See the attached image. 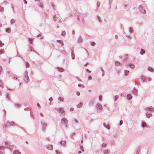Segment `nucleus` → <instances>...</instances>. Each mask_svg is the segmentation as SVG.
Segmentation results:
<instances>
[{"label":"nucleus","mask_w":154,"mask_h":154,"mask_svg":"<svg viewBox=\"0 0 154 154\" xmlns=\"http://www.w3.org/2000/svg\"><path fill=\"white\" fill-rule=\"evenodd\" d=\"M52 100H53V99H52V97H50L49 99V101H50V102L52 101Z\"/></svg>","instance_id":"obj_49"},{"label":"nucleus","mask_w":154,"mask_h":154,"mask_svg":"<svg viewBox=\"0 0 154 154\" xmlns=\"http://www.w3.org/2000/svg\"><path fill=\"white\" fill-rule=\"evenodd\" d=\"M128 66L131 69H134L135 67L134 65L132 63H130L128 64Z\"/></svg>","instance_id":"obj_10"},{"label":"nucleus","mask_w":154,"mask_h":154,"mask_svg":"<svg viewBox=\"0 0 154 154\" xmlns=\"http://www.w3.org/2000/svg\"><path fill=\"white\" fill-rule=\"evenodd\" d=\"M6 32L8 33H9L11 32V29L10 28H8L6 29Z\"/></svg>","instance_id":"obj_27"},{"label":"nucleus","mask_w":154,"mask_h":154,"mask_svg":"<svg viewBox=\"0 0 154 154\" xmlns=\"http://www.w3.org/2000/svg\"><path fill=\"white\" fill-rule=\"evenodd\" d=\"M2 66H0V73L2 72Z\"/></svg>","instance_id":"obj_51"},{"label":"nucleus","mask_w":154,"mask_h":154,"mask_svg":"<svg viewBox=\"0 0 154 154\" xmlns=\"http://www.w3.org/2000/svg\"><path fill=\"white\" fill-rule=\"evenodd\" d=\"M96 108L97 109H100V110H101L102 109V105L99 103H97L96 105Z\"/></svg>","instance_id":"obj_8"},{"label":"nucleus","mask_w":154,"mask_h":154,"mask_svg":"<svg viewBox=\"0 0 154 154\" xmlns=\"http://www.w3.org/2000/svg\"><path fill=\"white\" fill-rule=\"evenodd\" d=\"M95 43L94 42H91V45L92 46H94L95 45Z\"/></svg>","instance_id":"obj_44"},{"label":"nucleus","mask_w":154,"mask_h":154,"mask_svg":"<svg viewBox=\"0 0 154 154\" xmlns=\"http://www.w3.org/2000/svg\"><path fill=\"white\" fill-rule=\"evenodd\" d=\"M61 122L62 124L65 126L66 128H67L68 124V120L65 118H63L61 119Z\"/></svg>","instance_id":"obj_2"},{"label":"nucleus","mask_w":154,"mask_h":154,"mask_svg":"<svg viewBox=\"0 0 154 154\" xmlns=\"http://www.w3.org/2000/svg\"><path fill=\"white\" fill-rule=\"evenodd\" d=\"M142 126L143 128L147 127V125H146L145 122H142Z\"/></svg>","instance_id":"obj_14"},{"label":"nucleus","mask_w":154,"mask_h":154,"mask_svg":"<svg viewBox=\"0 0 154 154\" xmlns=\"http://www.w3.org/2000/svg\"><path fill=\"white\" fill-rule=\"evenodd\" d=\"M101 98H102V96H99V99L100 100V101H101L102 100Z\"/></svg>","instance_id":"obj_57"},{"label":"nucleus","mask_w":154,"mask_h":154,"mask_svg":"<svg viewBox=\"0 0 154 154\" xmlns=\"http://www.w3.org/2000/svg\"><path fill=\"white\" fill-rule=\"evenodd\" d=\"M103 125L105 128H107V129L109 130V129L110 128L109 126L108 125H106V124H103Z\"/></svg>","instance_id":"obj_21"},{"label":"nucleus","mask_w":154,"mask_h":154,"mask_svg":"<svg viewBox=\"0 0 154 154\" xmlns=\"http://www.w3.org/2000/svg\"><path fill=\"white\" fill-rule=\"evenodd\" d=\"M128 29L129 32L131 34L132 33L134 32V31L131 27H129Z\"/></svg>","instance_id":"obj_15"},{"label":"nucleus","mask_w":154,"mask_h":154,"mask_svg":"<svg viewBox=\"0 0 154 154\" xmlns=\"http://www.w3.org/2000/svg\"><path fill=\"white\" fill-rule=\"evenodd\" d=\"M4 11V8L0 5V11L3 12Z\"/></svg>","instance_id":"obj_30"},{"label":"nucleus","mask_w":154,"mask_h":154,"mask_svg":"<svg viewBox=\"0 0 154 154\" xmlns=\"http://www.w3.org/2000/svg\"><path fill=\"white\" fill-rule=\"evenodd\" d=\"M80 149L82 151H84L83 148V146H80Z\"/></svg>","instance_id":"obj_50"},{"label":"nucleus","mask_w":154,"mask_h":154,"mask_svg":"<svg viewBox=\"0 0 154 154\" xmlns=\"http://www.w3.org/2000/svg\"><path fill=\"white\" fill-rule=\"evenodd\" d=\"M47 148L50 150H52L53 149V146L52 145H47L46 146Z\"/></svg>","instance_id":"obj_12"},{"label":"nucleus","mask_w":154,"mask_h":154,"mask_svg":"<svg viewBox=\"0 0 154 154\" xmlns=\"http://www.w3.org/2000/svg\"><path fill=\"white\" fill-rule=\"evenodd\" d=\"M34 38H29L28 40L29 41L30 43H32V41L33 40Z\"/></svg>","instance_id":"obj_38"},{"label":"nucleus","mask_w":154,"mask_h":154,"mask_svg":"<svg viewBox=\"0 0 154 154\" xmlns=\"http://www.w3.org/2000/svg\"><path fill=\"white\" fill-rule=\"evenodd\" d=\"M60 143L61 145L65 146L66 144V141H62L60 142Z\"/></svg>","instance_id":"obj_19"},{"label":"nucleus","mask_w":154,"mask_h":154,"mask_svg":"<svg viewBox=\"0 0 154 154\" xmlns=\"http://www.w3.org/2000/svg\"><path fill=\"white\" fill-rule=\"evenodd\" d=\"M2 82L0 80V86H1V85H2Z\"/></svg>","instance_id":"obj_61"},{"label":"nucleus","mask_w":154,"mask_h":154,"mask_svg":"<svg viewBox=\"0 0 154 154\" xmlns=\"http://www.w3.org/2000/svg\"><path fill=\"white\" fill-rule=\"evenodd\" d=\"M86 70L87 72H91V71H89V70L88 69H86Z\"/></svg>","instance_id":"obj_64"},{"label":"nucleus","mask_w":154,"mask_h":154,"mask_svg":"<svg viewBox=\"0 0 154 154\" xmlns=\"http://www.w3.org/2000/svg\"><path fill=\"white\" fill-rule=\"evenodd\" d=\"M100 5V2H97V5L98 7H99V6Z\"/></svg>","instance_id":"obj_47"},{"label":"nucleus","mask_w":154,"mask_h":154,"mask_svg":"<svg viewBox=\"0 0 154 154\" xmlns=\"http://www.w3.org/2000/svg\"><path fill=\"white\" fill-rule=\"evenodd\" d=\"M64 99L63 98L59 97L58 98V100L60 102H63L64 101Z\"/></svg>","instance_id":"obj_20"},{"label":"nucleus","mask_w":154,"mask_h":154,"mask_svg":"<svg viewBox=\"0 0 154 154\" xmlns=\"http://www.w3.org/2000/svg\"><path fill=\"white\" fill-rule=\"evenodd\" d=\"M4 147L3 146H0V149L2 150L4 149Z\"/></svg>","instance_id":"obj_45"},{"label":"nucleus","mask_w":154,"mask_h":154,"mask_svg":"<svg viewBox=\"0 0 154 154\" xmlns=\"http://www.w3.org/2000/svg\"><path fill=\"white\" fill-rule=\"evenodd\" d=\"M146 111V116L147 118H149L152 116L151 113L154 112V109L152 106L148 107L145 108Z\"/></svg>","instance_id":"obj_1"},{"label":"nucleus","mask_w":154,"mask_h":154,"mask_svg":"<svg viewBox=\"0 0 154 154\" xmlns=\"http://www.w3.org/2000/svg\"><path fill=\"white\" fill-rule=\"evenodd\" d=\"M123 123V121L122 120H121L120 121L119 123V125L120 126Z\"/></svg>","instance_id":"obj_48"},{"label":"nucleus","mask_w":154,"mask_h":154,"mask_svg":"<svg viewBox=\"0 0 154 154\" xmlns=\"http://www.w3.org/2000/svg\"><path fill=\"white\" fill-rule=\"evenodd\" d=\"M78 86L84 88L85 87L84 85L81 84H79Z\"/></svg>","instance_id":"obj_37"},{"label":"nucleus","mask_w":154,"mask_h":154,"mask_svg":"<svg viewBox=\"0 0 154 154\" xmlns=\"http://www.w3.org/2000/svg\"><path fill=\"white\" fill-rule=\"evenodd\" d=\"M76 94L78 96H79L80 95V92L78 91L76 92Z\"/></svg>","instance_id":"obj_46"},{"label":"nucleus","mask_w":154,"mask_h":154,"mask_svg":"<svg viewBox=\"0 0 154 154\" xmlns=\"http://www.w3.org/2000/svg\"><path fill=\"white\" fill-rule=\"evenodd\" d=\"M6 98L7 100H9V98L8 96V95H6Z\"/></svg>","instance_id":"obj_60"},{"label":"nucleus","mask_w":154,"mask_h":154,"mask_svg":"<svg viewBox=\"0 0 154 154\" xmlns=\"http://www.w3.org/2000/svg\"><path fill=\"white\" fill-rule=\"evenodd\" d=\"M57 42L61 44L62 45H64L63 42L62 40H57Z\"/></svg>","instance_id":"obj_28"},{"label":"nucleus","mask_w":154,"mask_h":154,"mask_svg":"<svg viewBox=\"0 0 154 154\" xmlns=\"http://www.w3.org/2000/svg\"><path fill=\"white\" fill-rule=\"evenodd\" d=\"M71 57L72 59V60H74L75 59V55L73 53V51H72L71 52Z\"/></svg>","instance_id":"obj_18"},{"label":"nucleus","mask_w":154,"mask_h":154,"mask_svg":"<svg viewBox=\"0 0 154 154\" xmlns=\"http://www.w3.org/2000/svg\"><path fill=\"white\" fill-rule=\"evenodd\" d=\"M37 105L38 107V108H40L41 107H40V105H39V103H37Z\"/></svg>","instance_id":"obj_56"},{"label":"nucleus","mask_w":154,"mask_h":154,"mask_svg":"<svg viewBox=\"0 0 154 154\" xmlns=\"http://www.w3.org/2000/svg\"><path fill=\"white\" fill-rule=\"evenodd\" d=\"M38 6L41 7V8H43V5H42V4L41 3H39L38 4Z\"/></svg>","instance_id":"obj_41"},{"label":"nucleus","mask_w":154,"mask_h":154,"mask_svg":"<svg viewBox=\"0 0 154 154\" xmlns=\"http://www.w3.org/2000/svg\"><path fill=\"white\" fill-rule=\"evenodd\" d=\"M57 69L60 72H63L64 71V69L61 68L57 67Z\"/></svg>","instance_id":"obj_16"},{"label":"nucleus","mask_w":154,"mask_h":154,"mask_svg":"<svg viewBox=\"0 0 154 154\" xmlns=\"http://www.w3.org/2000/svg\"><path fill=\"white\" fill-rule=\"evenodd\" d=\"M4 45V44L2 43L1 41H0V46L2 47Z\"/></svg>","instance_id":"obj_42"},{"label":"nucleus","mask_w":154,"mask_h":154,"mask_svg":"<svg viewBox=\"0 0 154 154\" xmlns=\"http://www.w3.org/2000/svg\"><path fill=\"white\" fill-rule=\"evenodd\" d=\"M56 152L57 154H60V152L58 151H56Z\"/></svg>","instance_id":"obj_55"},{"label":"nucleus","mask_w":154,"mask_h":154,"mask_svg":"<svg viewBox=\"0 0 154 154\" xmlns=\"http://www.w3.org/2000/svg\"><path fill=\"white\" fill-rule=\"evenodd\" d=\"M53 18L54 20L55 21H57L58 20L57 18L56 15H54V16Z\"/></svg>","instance_id":"obj_25"},{"label":"nucleus","mask_w":154,"mask_h":154,"mask_svg":"<svg viewBox=\"0 0 154 154\" xmlns=\"http://www.w3.org/2000/svg\"><path fill=\"white\" fill-rule=\"evenodd\" d=\"M74 110V108H71L70 109V111H72Z\"/></svg>","instance_id":"obj_58"},{"label":"nucleus","mask_w":154,"mask_h":154,"mask_svg":"<svg viewBox=\"0 0 154 154\" xmlns=\"http://www.w3.org/2000/svg\"><path fill=\"white\" fill-rule=\"evenodd\" d=\"M41 123L42 125V129L43 130H44L47 125L46 122L44 121H42Z\"/></svg>","instance_id":"obj_6"},{"label":"nucleus","mask_w":154,"mask_h":154,"mask_svg":"<svg viewBox=\"0 0 154 154\" xmlns=\"http://www.w3.org/2000/svg\"><path fill=\"white\" fill-rule=\"evenodd\" d=\"M6 148L9 149L10 150H12L13 149L14 146L13 145L10 146L8 147H6Z\"/></svg>","instance_id":"obj_22"},{"label":"nucleus","mask_w":154,"mask_h":154,"mask_svg":"<svg viewBox=\"0 0 154 154\" xmlns=\"http://www.w3.org/2000/svg\"><path fill=\"white\" fill-rule=\"evenodd\" d=\"M15 107L18 108L20 107V104H15Z\"/></svg>","instance_id":"obj_32"},{"label":"nucleus","mask_w":154,"mask_h":154,"mask_svg":"<svg viewBox=\"0 0 154 154\" xmlns=\"http://www.w3.org/2000/svg\"><path fill=\"white\" fill-rule=\"evenodd\" d=\"M148 69L149 71L151 72H153V69L151 67H148Z\"/></svg>","instance_id":"obj_29"},{"label":"nucleus","mask_w":154,"mask_h":154,"mask_svg":"<svg viewBox=\"0 0 154 154\" xmlns=\"http://www.w3.org/2000/svg\"><path fill=\"white\" fill-rule=\"evenodd\" d=\"M78 42H79L81 43L82 42V38L81 37H79L78 39Z\"/></svg>","instance_id":"obj_23"},{"label":"nucleus","mask_w":154,"mask_h":154,"mask_svg":"<svg viewBox=\"0 0 154 154\" xmlns=\"http://www.w3.org/2000/svg\"><path fill=\"white\" fill-rule=\"evenodd\" d=\"M23 1L24 2V3L26 4H27V1H26V0H23Z\"/></svg>","instance_id":"obj_63"},{"label":"nucleus","mask_w":154,"mask_h":154,"mask_svg":"<svg viewBox=\"0 0 154 154\" xmlns=\"http://www.w3.org/2000/svg\"><path fill=\"white\" fill-rule=\"evenodd\" d=\"M5 144L6 145L8 146V141H6L5 142Z\"/></svg>","instance_id":"obj_54"},{"label":"nucleus","mask_w":154,"mask_h":154,"mask_svg":"<svg viewBox=\"0 0 154 154\" xmlns=\"http://www.w3.org/2000/svg\"><path fill=\"white\" fill-rule=\"evenodd\" d=\"M73 121H74L75 122V123H77V120L76 119H73Z\"/></svg>","instance_id":"obj_59"},{"label":"nucleus","mask_w":154,"mask_h":154,"mask_svg":"<svg viewBox=\"0 0 154 154\" xmlns=\"http://www.w3.org/2000/svg\"><path fill=\"white\" fill-rule=\"evenodd\" d=\"M4 53V52L2 51V50H1L0 51V54H3Z\"/></svg>","instance_id":"obj_52"},{"label":"nucleus","mask_w":154,"mask_h":154,"mask_svg":"<svg viewBox=\"0 0 154 154\" xmlns=\"http://www.w3.org/2000/svg\"><path fill=\"white\" fill-rule=\"evenodd\" d=\"M139 10L142 13H145L146 11L143 8V7L142 5H140L139 7Z\"/></svg>","instance_id":"obj_7"},{"label":"nucleus","mask_w":154,"mask_h":154,"mask_svg":"<svg viewBox=\"0 0 154 154\" xmlns=\"http://www.w3.org/2000/svg\"><path fill=\"white\" fill-rule=\"evenodd\" d=\"M29 66V64L28 63V62H26V68H28V67Z\"/></svg>","instance_id":"obj_39"},{"label":"nucleus","mask_w":154,"mask_h":154,"mask_svg":"<svg viewBox=\"0 0 154 154\" xmlns=\"http://www.w3.org/2000/svg\"><path fill=\"white\" fill-rule=\"evenodd\" d=\"M119 96L118 95L115 96L114 97V100L116 101L118 98Z\"/></svg>","instance_id":"obj_35"},{"label":"nucleus","mask_w":154,"mask_h":154,"mask_svg":"<svg viewBox=\"0 0 154 154\" xmlns=\"http://www.w3.org/2000/svg\"><path fill=\"white\" fill-rule=\"evenodd\" d=\"M25 77L24 78V80L26 83L28 82L29 78L28 76V72H26L25 73Z\"/></svg>","instance_id":"obj_5"},{"label":"nucleus","mask_w":154,"mask_h":154,"mask_svg":"<svg viewBox=\"0 0 154 154\" xmlns=\"http://www.w3.org/2000/svg\"><path fill=\"white\" fill-rule=\"evenodd\" d=\"M83 104L82 103H80L78 104L77 106V108H80L82 107Z\"/></svg>","instance_id":"obj_24"},{"label":"nucleus","mask_w":154,"mask_h":154,"mask_svg":"<svg viewBox=\"0 0 154 154\" xmlns=\"http://www.w3.org/2000/svg\"><path fill=\"white\" fill-rule=\"evenodd\" d=\"M16 20L15 19H12L11 20V24L14 23L15 22Z\"/></svg>","instance_id":"obj_31"},{"label":"nucleus","mask_w":154,"mask_h":154,"mask_svg":"<svg viewBox=\"0 0 154 154\" xmlns=\"http://www.w3.org/2000/svg\"><path fill=\"white\" fill-rule=\"evenodd\" d=\"M56 110L57 112L62 114H64L65 113V112L63 109L62 108H59L56 109Z\"/></svg>","instance_id":"obj_4"},{"label":"nucleus","mask_w":154,"mask_h":154,"mask_svg":"<svg viewBox=\"0 0 154 154\" xmlns=\"http://www.w3.org/2000/svg\"><path fill=\"white\" fill-rule=\"evenodd\" d=\"M37 36L38 37H40L41 39H43L44 38V37L43 36H42V35L40 34L38 35Z\"/></svg>","instance_id":"obj_33"},{"label":"nucleus","mask_w":154,"mask_h":154,"mask_svg":"<svg viewBox=\"0 0 154 154\" xmlns=\"http://www.w3.org/2000/svg\"><path fill=\"white\" fill-rule=\"evenodd\" d=\"M145 53V51L143 49H141L140 51V53L141 55H143Z\"/></svg>","instance_id":"obj_26"},{"label":"nucleus","mask_w":154,"mask_h":154,"mask_svg":"<svg viewBox=\"0 0 154 154\" xmlns=\"http://www.w3.org/2000/svg\"><path fill=\"white\" fill-rule=\"evenodd\" d=\"M115 64L116 66H119V65L120 64V63L118 62H116L115 63Z\"/></svg>","instance_id":"obj_43"},{"label":"nucleus","mask_w":154,"mask_h":154,"mask_svg":"<svg viewBox=\"0 0 154 154\" xmlns=\"http://www.w3.org/2000/svg\"><path fill=\"white\" fill-rule=\"evenodd\" d=\"M127 98L128 100H130L132 98V96L130 94H128L127 96Z\"/></svg>","instance_id":"obj_13"},{"label":"nucleus","mask_w":154,"mask_h":154,"mask_svg":"<svg viewBox=\"0 0 154 154\" xmlns=\"http://www.w3.org/2000/svg\"><path fill=\"white\" fill-rule=\"evenodd\" d=\"M14 154H20V152L17 150H16L14 152Z\"/></svg>","instance_id":"obj_34"},{"label":"nucleus","mask_w":154,"mask_h":154,"mask_svg":"<svg viewBox=\"0 0 154 154\" xmlns=\"http://www.w3.org/2000/svg\"><path fill=\"white\" fill-rule=\"evenodd\" d=\"M14 124V122H8L6 123V124L5 125V126H8L9 125H13Z\"/></svg>","instance_id":"obj_9"},{"label":"nucleus","mask_w":154,"mask_h":154,"mask_svg":"<svg viewBox=\"0 0 154 154\" xmlns=\"http://www.w3.org/2000/svg\"><path fill=\"white\" fill-rule=\"evenodd\" d=\"M113 0H109V4H110L112 2Z\"/></svg>","instance_id":"obj_62"},{"label":"nucleus","mask_w":154,"mask_h":154,"mask_svg":"<svg viewBox=\"0 0 154 154\" xmlns=\"http://www.w3.org/2000/svg\"><path fill=\"white\" fill-rule=\"evenodd\" d=\"M129 71L127 70H125V76H128L129 74Z\"/></svg>","instance_id":"obj_17"},{"label":"nucleus","mask_w":154,"mask_h":154,"mask_svg":"<svg viewBox=\"0 0 154 154\" xmlns=\"http://www.w3.org/2000/svg\"><path fill=\"white\" fill-rule=\"evenodd\" d=\"M65 34H66L65 32V31H63V32H62L61 34L62 36H64L65 35Z\"/></svg>","instance_id":"obj_40"},{"label":"nucleus","mask_w":154,"mask_h":154,"mask_svg":"<svg viewBox=\"0 0 154 154\" xmlns=\"http://www.w3.org/2000/svg\"><path fill=\"white\" fill-rule=\"evenodd\" d=\"M141 80L142 81L145 82H147L151 81V79L148 77H146L144 76H142L140 77Z\"/></svg>","instance_id":"obj_3"},{"label":"nucleus","mask_w":154,"mask_h":154,"mask_svg":"<svg viewBox=\"0 0 154 154\" xmlns=\"http://www.w3.org/2000/svg\"><path fill=\"white\" fill-rule=\"evenodd\" d=\"M101 146L103 147H106V144L105 143H103L101 144Z\"/></svg>","instance_id":"obj_36"},{"label":"nucleus","mask_w":154,"mask_h":154,"mask_svg":"<svg viewBox=\"0 0 154 154\" xmlns=\"http://www.w3.org/2000/svg\"><path fill=\"white\" fill-rule=\"evenodd\" d=\"M92 79V77L91 76H89L88 77V79L89 80H91Z\"/></svg>","instance_id":"obj_53"},{"label":"nucleus","mask_w":154,"mask_h":154,"mask_svg":"<svg viewBox=\"0 0 154 154\" xmlns=\"http://www.w3.org/2000/svg\"><path fill=\"white\" fill-rule=\"evenodd\" d=\"M103 151L104 154H108L109 153V151L107 149H103Z\"/></svg>","instance_id":"obj_11"}]
</instances>
